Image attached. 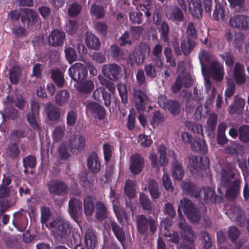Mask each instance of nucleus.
<instances>
[{
	"label": "nucleus",
	"mask_w": 249,
	"mask_h": 249,
	"mask_svg": "<svg viewBox=\"0 0 249 249\" xmlns=\"http://www.w3.org/2000/svg\"><path fill=\"white\" fill-rule=\"evenodd\" d=\"M136 222L137 230L140 235L154 234L157 231L158 226L157 218L139 214L136 217Z\"/></svg>",
	"instance_id": "1"
},
{
	"label": "nucleus",
	"mask_w": 249,
	"mask_h": 249,
	"mask_svg": "<svg viewBox=\"0 0 249 249\" xmlns=\"http://www.w3.org/2000/svg\"><path fill=\"white\" fill-rule=\"evenodd\" d=\"M221 174V184L226 189V198L233 199V167L230 163L227 164L222 168Z\"/></svg>",
	"instance_id": "2"
},
{
	"label": "nucleus",
	"mask_w": 249,
	"mask_h": 249,
	"mask_svg": "<svg viewBox=\"0 0 249 249\" xmlns=\"http://www.w3.org/2000/svg\"><path fill=\"white\" fill-rule=\"evenodd\" d=\"M49 229L54 228L53 232L56 237L67 239L70 235L71 230V225L67 221L57 217L47 226Z\"/></svg>",
	"instance_id": "3"
},
{
	"label": "nucleus",
	"mask_w": 249,
	"mask_h": 249,
	"mask_svg": "<svg viewBox=\"0 0 249 249\" xmlns=\"http://www.w3.org/2000/svg\"><path fill=\"white\" fill-rule=\"evenodd\" d=\"M180 205L185 214L191 222L199 221L201 217L200 211L191 200L183 198L180 200Z\"/></svg>",
	"instance_id": "4"
},
{
	"label": "nucleus",
	"mask_w": 249,
	"mask_h": 249,
	"mask_svg": "<svg viewBox=\"0 0 249 249\" xmlns=\"http://www.w3.org/2000/svg\"><path fill=\"white\" fill-rule=\"evenodd\" d=\"M158 104L173 115H178L180 112V103L177 100H168L167 97L164 95H161L158 98Z\"/></svg>",
	"instance_id": "5"
},
{
	"label": "nucleus",
	"mask_w": 249,
	"mask_h": 249,
	"mask_svg": "<svg viewBox=\"0 0 249 249\" xmlns=\"http://www.w3.org/2000/svg\"><path fill=\"white\" fill-rule=\"evenodd\" d=\"M69 74L71 78L77 83L87 78L88 69L84 64L76 63L69 69Z\"/></svg>",
	"instance_id": "6"
},
{
	"label": "nucleus",
	"mask_w": 249,
	"mask_h": 249,
	"mask_svg": "<svg viewBox=\"0 0 249 249\" xmlns=\"http://www.w3.org/2000/svg\"><path fill=\"white\" fill-rule=\"evenodd\" d=\"M86 112L88 115H91L95 119L101 121L106 115V110L105 107L99 103L90 101L88 102L85 106Z\"/></svg>",
	"instance_id": "7"
},
{
	"label": "nucleus",
	"mask_w": 249,
	"mask_h": 249,
	"mask_svg": "<svg viewBox=\"0 0 249 249\" xmlns=\"http://www.w3.org/2000/svg\"><path fill=\"white\" fill-rule=\"evenodd\" d=\"M47 187L49 193L53 195L62 196L68 193L67 185L59 179H52L48 182Z\"/></svg>",
	"instance_id": "8"
},
{
	"label": "nucleus",
	"mask_w": 249,
	"mask_h": 249,
	"mask_svg": "<svg viewBox=\"0 0 249 249\" xmlns=\"http://www.w3.org/2000/svg\"><path fill=\"white\" fill-rule=\"evenodd\" d=\"M85 137L81 134H74L69 140V146L73 154H78L83 151L85 146Z\"/></svg>",
	"instance_id": "9"
},
{
	"label": "nucleus",
	"mask_w": 249,
	"mask_h": 249,
	"mask_svg": "<svg viewBox=\"0 0 249 249\" xmlns=\"http://www.w3.org/2000/svg\"><path fill=\"white\" fill-rule=\"evenodd\" d=\"M122 69L115 63L104 65L102 69L103 75L111 81H116L121 77Z\"/></svg>",
	"instance_id": "10"
},
{
	"label": "nucleus",
	"mask_w": 249,
	"mask_h": 249,
	"mask_svg": "<svg viewBox=\"0 0 249 249\" xmlns=\"http://www.w3.org/2000/svg\"><path fill=\"white\" fill-rule=\"evenodd\" d=\"M189 166L192 172H196L206 169L209 166V159L201 157L199 159L196 156L191 155L188 158Z\"/></svg>",
	"instance_id": "11"
},
{
	"label": "nucleus",
	"mask_w": 249,
	"mask_h": 249,
	"mask_svg": "<svg viewBox=\"0 0 249 249\" xmlns=\"http://www.w3.org/2000/svg\"><path fill=\"white\" fill-rule=\"evenodd\" d=\"M133 96L137 111H145L149 104V98L146 94L141 89H135L133 90Z\"/></svg>",
	"instance_id": "12"
},
{
	"label": "nucleus",
	"mask_w": 249,
	"mask_h": 249,
	"mask_svg": "<svg viewBox=\"0 0 249 249\" xmlns=\"http://www.w3.org/2000/svg\"><path fill=\"white\" fill-rule=\"evenodd\" d=\"M38 18L36 10L28 8H22L21 22L23 24L26 25L28 27H32L36 24Z\"/></svg>",
	"instance_id": "13"
},
{
	"label": "nucleus",
	"mask_w": 249,
	"mask_h": 249,
	"mask_svg": "<svg viewBox=\"0 0 249 249\" xmlns=\"http://www.w3.org/2000/svg\"><path fill=\"white\" fill-rule=\"evenodd\" d=\"M150 52L149 45L145 42H141L138 50L133 54L135 62L138 65L142 64L145 58L149 56Z\"/></svg>",
	"instance_id": "14"
},
{
	"label": "nucleus",
	"mask_w": 249,
	"mask_h": 249,
	"mask_svg": "<svg viewBox=\"0 0 249 249\" xmlns=\"http://www.w3.org/2000/svg\"><path fill=\"white\" fill-rule=\"evenodd\" d=\"M12 223L13 226L19 231L23 232L26 230L28 221L26 213L23 210L17 212L13 214Z\"/></svg>",
	"instance_id": "15"
},
{
	"label": "nucleus",
	"mask_w": 249,
	"mask_h": 249,
	"mask_svg": "<svg viewBox=\"0 0 249 249\" xmlns=\"http://www.w3.org/2000/svg\"><path fill=\"white\" fill-rule=\"evenodd\" d=\"M183 11L178 6L171 7L166 11V16L169 20L178 24L184 20V15Z\"/></svg>",
	"instance_id": "16"
},
{
	"label": "nucleus",
	"mask_w": 249,
	"mask_h": 249,
	"mask_svg": "<svg viewBox=\"0 0 249 249\" xmlns=\"http://www.w3.org/2000/svg\"><path fill=\"white\" fill-rule=\"evenodd\" d=\"M66 39L65 32L58 30L54 29L49 35L48 38V44L53 47L61 46Z\"/></svg>",
	"instance_id": "17"
},
{
	"label": "nucleus",
	"mask_w": 249,
	"mask_h": 249,
	"mask_svg": "<svg viewBox=\"0 0 249 249\" xmlns=\"http://www.w3.org/2000/svg\"><path fill=\"white\" fill-rule=\"evenodd\" d=\"M144 165V159L141 154L137 153L131 156L130 170L133 174H139L142 170Z\"/></svg>",
	"instance_id": "18"
},
{
	"label": "nucleus",
	"mask_w": 249,
	"mask_h": 249,
	"mask_svg": "<svg viewBox=\"0 0 249 249\" xmlns=\"http://www.w3.org/2000/svg\"><path fill=\"white\" fill-rule=\"evenodd\" d=\"M178 227L181 230L180 235L182 241L189 242L195 241V235L194 231L191 226L185 222L180 221L178 223Z\"/></svg>",
	"instance_id": "19"
},
{
	"label": "nucleus",
	"mask_w": 249,
	"mask_h": 249,
	"mask_svg": "<svg viewBox=\"0 0 249 249\" xmlns=\"http://www.w3.org/2000/svg\"><path fill=\"white\" fill-rule=\"evenodd\" d=\"M209 74L217 81L223 79L224 68L222 65L217 61H213L208 70Z\"/></svg>",
	"instance_id": "20"
},
{
	"label": "nucleus",
	"mask_w": 249,
	"mask_h": 249,
	"mask_svg": "<svg viewBox=\"0 0 249 249\" xmlns=\"http://www.w3.org/2000/svg\"><path fill=\"white\" fill-rule=\"evenodd\" d=\"M94 99L99 102L104 101V104L107 107L111 105V95L106 89L102 87L97 88L93 93Z\"/></svg>",
	"instance_id": "21"
},
{
	"label": "nucleus",
	"mask_w": 249,
	"mask_h": 249,
	"mask_svg": "<svg viewBox=\"0 0 249 249\" xmlns=\"http://www.w3.org/2000/svg\"><path fill=\"white\" fill-rule=\"evenodd\" d=\"M204 198L205 203H220L222 202L223 197L215 193V190L211 187H207L204 188Z\"/></svg>",
	"instance_id": "22"
},
{
	"label": "nucleus",
	"mask_w": 249,
	"mask_h": 249,
	"mask_svg": "<svg viewBox=\"0 0 249 249\" xmlns=\"http://www.w3.org/2000/svg\"><path fill=\"white\" fill-rule=\"evenodd\" d=\"M87 166L89 171L92 173H98L101 169V165L98 155L96 152H92L88 157Z\"/></svg>",
	"instance_id": "23"
},
{
	"label": "nucleus",
	"mask_w": 249,
	"mask_h": 249,
	"mask_svg": "<svg viewBox=\"0 0 249 249\" xmlns=\"http://www.w3.org/2000/svg\"><path fill=\"white\" fill-rule=\"evenodd\" d=\"M189 9L193 18L197 19L202 18L203 8L201 0H191L189 3Z\"/></svg>",
	"instance_id": "24"
},
{
	"label": "nucleus",
	"mask_w": 249,
	"mask_h": 249,
	"mask_svg": "<svg viewBox=\"0 0 249 249\" xmlns=\"http://www.w3.org/2000/svg\"><path fill=\"white\" fill-rule=\"evenodd\" d=\"M83 206L85 215L88 216H92L96 206V199L91 196H87L83 200Z\"/></svg>",
	"instance_id": "25"
},
{
	"label": "nucleus",
	"mask_w": 249,
	"mask_h": 249,
	"mask_svg": "<svg viewBox=\"0 0 249 249\" xmlns=\"http://www.w3.org/2000/svg\"><path fill=\"white\" fill-rule=\"evenodd\" d=\"M110 225L115 236L124 249L126 237L124 230L115 221L111 220Z\"/></svg>",
	"instance_id": "26"
},
{
	"label": "nucleus",
	"mask_w": 249,
	"mask_h": 249,
	"mask_svg": "<svg viewBox=\"0 0 249 249\" xmlns=\"http://www.w3.org/2000/svg\"><path fill=\"white\" fill-rule=\"evenodd\" d=\"M44 109L47 117L50 121H56L60 118L61 116L60 108L52 103L46 104Z\"/></svg>",
	"instance_id": "27"
},
{
	"label": "nucleus",
	"mask_w": 249,
	"mask_h": 249,
	"mask_svg": "<svg viewBox=\"0 0 249 249\" xmlns=\"http://www.w3.org/2000/svg\"><path fill=\"white\" fill-rule=\"evenodd\" d=\"M5 151L7 157L12 160L18 158L21 153L18 143L17 142H10L7 145Z\"/></svg>",
	"instance_id": "28"
},
{
	"label": "nucleus",
	"mask_w": 249,
	"mask_h": 249,
	"mask_svg": "<svg viewBox=\"0 0 249 249\" xmlns=\"http://www.w3.org/2000/svg\"><path fill=\"white\" fill-rule=\"evenodd\" d=\"M82 201L77 198L71 199L69 202V212L71 217L78 218L82 212Z\"/></svg>",
	"instance_id": "29"
},
{
	"label": "nucleus",
	"mask_w": 249,
	"mask_h": 249,
	"mask_svg": "<svg viewBox=\"0 0 249 249\" xmlns=\"http://www.w3.org/2000/svg\"><path fill=\"white\" fill-rule=\"evenodd\" d=\"M191 147L193 151L200 154H204L208 151V146L203 138L195 137Z\"/></svg>",
	"instance_id": "30"
},
{
	"label": "nucleus",
	"mask_w": 249,
	"mask_h": 249,
	"mask_svg": "<svg viewBox=\"0 0 249 249\" xmlns=\"http://www.w3.org/2000/svg\"><path fill=\"white\" fill-rule=\"evenodd\" d=\"M84 242L87 249H94L97 245V236L92 230L88 229L86 231Z\"/></svg>",
	"instance_id": "31"
},
{
	"label": "nucleus",
	"mask_w": 249,
	"mask_h": 249,
	"mask_svg": "<svg viewBox=\"0 0 249 249\" xmlns=\"http://www.w3.org/2000/svg\"><path fill=\"white\" fill-rule=\"evenodd\" d=\"M181 187L188 195L194 196L196 198H199L200 192L193 183L190 181H183Z\"/></svg>",
	"instance_id": "32"
},
{
	"label": "nucleus",
	"mask_w": 249,
	"mask_h": 249,
	"mask_svg": "<svg viewBox=\"0 0 249 249\" xmlns=\"http://www.w3.org/2000/svg\"><path fill=\"white\" fill-rule=\"evenodd\" d=\"M16 193L17 192L12 195L11 197L8 199H0V216H2L10 208L15 205L18 199Z\"/></svg>",
	"instance_id": "33"
},
{
	"label": "nucleus",
	"mask_w": 249,
	"mask_h": 249,
	"mask_svg": "<svg viewBox=\"0 0 249 249\" xmlns=\"http://www.w3.org/2000/svg\"><path fill=\"white\" fill-rule=\"evenodd\" d=\"M172 170L173 178L178 181L181 180L184 174L182 163L179 160L172 161Z\"/></svg>",
	"instance_id": "34"
},
{
	"label": "nucleus",
	"mask_w": 249,
	"mask_h": 249,
	"mask_svg": "<svg viewBox=\"0 0 249 249\" xmlns=\"http://www.w3.org/2000/svg\"><path fill=\"white\" fill-rule=\"evenodd\" d=\"M246 81L244 67L239 63L234 66V82L238 85L243 84Z\"/></svg>",
	"instance_id": "35"
},
{
	"label": "nucleus",
	"mask_w": 249,
	"mask_h": 249,
	"mask_svg": "<svg viewBox=\"0 0 249 249\" xmlns=\"http://www.w3.org/2000/svg\"><path fill=\"white\" fill-rule=\"evenodd\" d=\"M196 45V41L190 37L183 40L181 42L180 47L183 54L187 56L190 54Z\"/></svg>",
	"instance_id": "36"
},
{
	"label": "nucleus",
	"mask_w": 249,
	"mask_h": 249,
	"mask_svg": "<svg viewBox=\"0 0 249 249\" xmlns=\"http://www.w3.org/2000/svg\"><path fill=\"white\" fill-rule=\"evenodd\" d=\"M95 218L99 221H103L107 217V210L105 204L101 201H96Z\"/></svg>",
	"instance_id": "37"
},
{
	"label": "nucleus",
	"mask_w": 249,
	"mask_h": 249,
	"mask_svg": "<svg viewBox=\"0 0 249 249\" xmlns=\"http://www.w3.org/2000/svg\"><path fill=\"white\" fill-rule=\"evenodd\" d=\"M217 241L220 244H223L231 240L233 243V227H231L227 231H219L217 232Z\"/></svg>",
	"instance_id": "38"
},
{
	"label": "nucleus",
	"mask_w": 249,
	"mask_h": 249,
	"mask_svg": "<svg viewBox=\"0 0 249 249\" xmlns=\"http://www.w3.org/2000/svg\"><path fill=\"white\" fill-rule=\"evenodd\" d=\"M51 78L59 88H63L66 83L64 73L59 69H51Z\"/></svg>",
	"instance_id": "39"
},
{
	"label": "nucleus",
	"mask_w": 249,
	"mask_h": 249,
	"mask_svg": "<svg viewBox=\"0 0 249 249\" xmlns=\"http://www.w3.org/2000/svg\"><path fill=\"white\" fill-rule=\"evenodd\" d=\"M94 88V84L91 80H83L77 83V90L83 94H88L90 93Z\"/></svg>",
	"instance_id": "40"
},
{
	"label": "nucleus",
	"mask_w": 249,
	"mask_h": 249,
	"mask_svg": "<svg viewBox=\"0 0 249 249\" xmlns=\"http://www.w3.org/2000/svg\"><path fill=\"white\" fill-rule=\"evenodd\" d=\"M85 42L89 48L97 50L100 47L101 43L99 39L91 33H86Z\"/></svg>",
	"instance_id": "41"
},
{
	"label": "nucleus",
	"mask_w": 249,
	"mask_h": 249,
	"mask_svg": "<svg viewBox=\"0 0 249 249\" xmlns=\"http://www.w3.org/2000/svg\"><path fill=\"white\" fill-rule=\"evenodd\" d=\"M226 17V12L223 5L216 3L213 12V17L216 21H224Z\"/></svg>",
	"instance_id": "42"
},
{
	"label": "nucleus",
	"mask_w": 249,
	"mask_h": 249,
	"mask_svg": "<svg viewBox=\"0 0 249 249\" xmlns=\"http://www.w3.org/2000/svg\"><path fill=\"white\" fill-rule=\"evenodd\" d=\"M9 80L12 84L17 85L21 75V70L18 65H14L9 70Z\"/></svg>",
	"instance_id": "43"
},
{
	"label": "nucleus",
	"mask_w": 249,
	"mask_h": 249,
	"mask_svg": "<svg viewBox=\"0 0 249 249\" xmlns=\"http://www.w3.org/2000/svg\"><path fill=\"white\" fill-rule=\"evenodd\" d=\"M139 200L142 209L147 211V213L150 214L154 205L150 201L148 196L143 193H140Z\"/></svg>",
	"instance_id": "44"
},
{
	"label": "nucleus",
	"mask_w": 249,
	"mask_h": 249,
	"mask_svg": "<svg viewBox=\"0 0 249 249\" xmlns=\"http://www.w3.org/2000/svg\"><path fill=\"white\" fill-rule=\"evenodd\" d=\"M70 98L69 92L66 89L59 90L55 95V102L59 106H62L68 103Z\"/></svg>",
	"instance_id": "45"
},
{
	"label": "nucleus",
	"mask_w": 249,
	"mask_h": 249,
	"mask_svg": "<svg viewBox=\"0 0 249 249\" xmlns=\"http://www.w3.org/2000/svg\"><path fill=\"white\" fill-rule=\"evenodd\" d=\"M148 188L150 195L153 199L159 198L160 195L158 183L154 179H150L148 182Z\"/></svg>",
	"instance_id": "46"
},
{
	"label": "nucleus",
	"mask_w": 249,
	"mask_h": 249,
	"mask_svg": "<svg viewBox=\"0 0 249 249\" xmlns=\"http://www.w3.org/2000/svg\"><path fill=\"white\" fill-rule=\"evenodd\" d=\"M239 134V138L243 142H249V125H243L240 126L238 130L234 129V137Z\"/></svg>",
	"instance_id": "47"
},
{
	"label": "nucleus",
	"mask_w": 249,
	"mask_h": 249,
	"mask_svg": "<svg viewBox=\"0 0 249 249\" xmlns=\"http://www.w3.org/2000/svg\"><path fill=\"white\" fill-rule=\"evenodd\" d=\"M169 31L170 27L168 23L165 21H162L159 28V31L160 38L164 43H168L169 42Z\"/></svg>",
	"instance_id": "48"
},
{
	"label": "nucleus",
	"mask_w": 249,
	"mask_h": 249,
	"mask_svg": "<svg viewBox=\"0 0 249 249\" xmlns=\"http://www.w3.org/2000/svg\"><path fill=\"white\" fill-rule=\"evenodd\" d=\"M217 116L215 114H211L209 115L207 121V135L210 137L213 135L216 125L217 124Z\"/></svg>",
	"instance_id": "49"
},
{
	"label": "nucleus",
	"mask_w": 249,
	"mask_h": 249,
	"mask_svg": "<svg viewBox=\"0 0 249 249\" xmlns=\"http://www.w3.org/2000/svg\"><path fill=\"white\" fill-rule=\"evenodd\" d=\"M94 181L92 175L87 171H84L79 175V183L84 188L89 187L90 185Z\"/></svg>",
	"instance_id": "50"
},
{
	"label": "nucleus",
	"mask_w": 249,
	"mask_h": 249,
	"mask_svg": "<svg viewBox=\"0 0 249 249\" xmlns=\"http://www.w3.org/2000/svg\"><path fill=\"white\" fill-rule=\"evenodd\" d=\"M12 32L17 38H23L27 35V31L25 27H23L19 23H12Z\"/></svg>",
	"instance_id": "51"
},
{
	"label": "nucleus",
	"mask_w": 249,
	"mask_h": 249,
	"mask_svg": "<svg viewBox=\"0 0 249 249\" xmlns=\"http://www.w3.org/2000/svg\"><path fill=\"white\" fill-rule=\"evenodd\" d=\"M3 120L6 118L15 120L18 118L20 113L19 111L13 107H6L5 109L4 113L0 112Z\"/></svg>",
	"instance_id": "52"
},
{
	"label": "nucleus",
	"mask_w": 249,
	"mask_h": 249,
	"mask_svg": "<svg viewBox=\"0 0 249 249\" xmlns=\"http://www.w3.org/2000/svg\"><path fill=\"white\" fill-rule=\"evenodd\" d=\"M52 213L49 207L42 206L40 208V222L43 225H49L47 222L51 219Z\"/></svg>",
	"instance_id": "53"
},
{
	"label": "nucleus",
	"mask_w": 249,
	"mask_h": 249,
	"mask_svg": "<svg viewBox=\"0 0 249 249\" xmlns=\"http://www.w3.org/2000/svg\"><path fill=\"white\" fill-rule=\"evenodd\" d=\"M37 115L33 112H29L27 113L26 117L28 123L33 129L40 131H41L40 124L37 119Z\"/></svg>",
	"instance_id": "54"
},
{
	"label": "nucleus",
	"mask_w": 249,
	"mask_h": 249,
	"mask_svg": "<svg viewBox=\"0 0 249 249\" xmlns=\"http://www.w3.org/2000/svg\"><path fill=\"white\" fill-rule=\"evenodd\" d=\"M236 214V217H234V221L236 225L242 227L245 225V212L240 207L234 206V215Z\"/></svg>",
	"instance_id": "55"
},
{
	"label": "nucleus",
	"mask_w": 249,
	"mask_h": 249,
	"mask_svg": "<svg viewBox=\"0 0 249 249\" xmlns=\"http://www.w3.org/2000/svg\"><path fill=\"white\" fill-rule=\"evenodd\" d=\"M66 126L65 124L58 125L55 127L53 132V137L55 142H59L63 139L65 135Z\"/></svg>",
	"instance_id": "56"
},
{
	"label": "nucleus",
	"mask_w": 249,
	"mask_h": 249,
	"mask_svg": "<svg viewBox=\"0 0 249 249\" xmlns=\"http://www.w3.org/2000/svg\"><path fill=\"white\" fill-rule=\"evenodd\" d=\"M8 102L13 104L20 109H23L25 106V100L23 96L21 95L16 96L15 98L7 97Z\"/></svg>",
	"instance_id": "57"
},
{
	"label": "nucleus",
	"mask_w": 249,
	"mask_h": 249,
	"mask_svg": "<svg viewBox=\"0 0 249 249\" xmlns=\"http://www.w3.org/2000/svg\"><path fill=\"white\" fill-rule=\"evenodd\" d=\"M198 57L201 67L202 72L206 70L207 66L206 63H209L210 61V55L206 50H203L199 54Z\"/></svg>",
	"instance_id": "58"
},
{
	"label": "nucleus",
	"mask_w": 249,
	"mask_h": 249,
	"mask_svg": "<svg viewBox=\"0 0 249 249\" xmlns=\"http://www.w3.org/2000/svg\"><path fill=\"white\" fill-rule=\"evenodd\" d=\"M202 98L200 95L196 94L192 99H188L186 102V106L189 108V111H191V109H194L196 105L197 106V109L200 107H201L202 104H200V101L202 100Z\"/></svg>",
	"instance_id": "59"
},
{
	"label": "nucleus",
	"mask_w": 249,
	"mask_h": 249,
	"mask_svg": "<svg viewBox=\"0 0 249 249\" xmlns=\"http://www.w3.org/2000/svg\"><path fill=\"white\" fill-rule=\"evenodd\" d=\"M22 16V8L11 10L8 14V17L12 23H18L19 20L21 19Z\"/></svg>",
	"instance_id": "60"
},
{
	"label": "nucleus",
	"mask_w": 249,
	"mask_h": 249,
	"mask_svg": "<svg viewBox=\"0 0 249 249\" xmlns=\"http://www.w3.org/2000/svg\"><path fill=\"white\" fill-rule=\"evenodd\" d=\"M245 105V99L239 96L234 97V114H240L242 113Z\"/></svg>",
	"instance_id": "61"
},
{
	"label": "nucleus",
	"mask_w": 249,
	"mask_h": 249,
	"mask_svg": "<svg viewBox=\"0 0 249 249\" xmlns=\"http://www.w3.org/2000/svg\"><path fill=\"white\" fill-rule=\"evenodd\" d=\"M117 89L121 98L122 102L125 105L128 102L127 91L125 85L121 83L117 85Z\"/></svg>",
	"instance_id": "62"
},
{
	"label": "nucleus",
	"mask_w": 249,
	"mask_h": 249,
	"mask_svg": "<svg viewBox=\"0 0 249 249\" xmlns=\"http://www.w3.org/2000/svg\"><path fill=\"white\" fill-rule=\"evenodd\" d=\"M27 136V133L26 130L21 129H17L12 130L11 132L10 137L11 140H18L17 142H19L21 139L24 138Z\"/></svg>",
	"instance_id": "63"
},
{
	"label": "nucleus",
	"mask_w": 249,
	"mask_h": 249,
	"mask_svg": "<svg viewBox=\"0 0 249 249\" xmlns=\"http://www.w3.org/2000/svg\"><path fill=\"white\" fill-rule=\"evenodd\" d=\"M66 58L70 64L72 63L77 59V55L74 49L68 47L64 51Z\"/></svg>",
	"instance_id": "64"
}]
</instances>
